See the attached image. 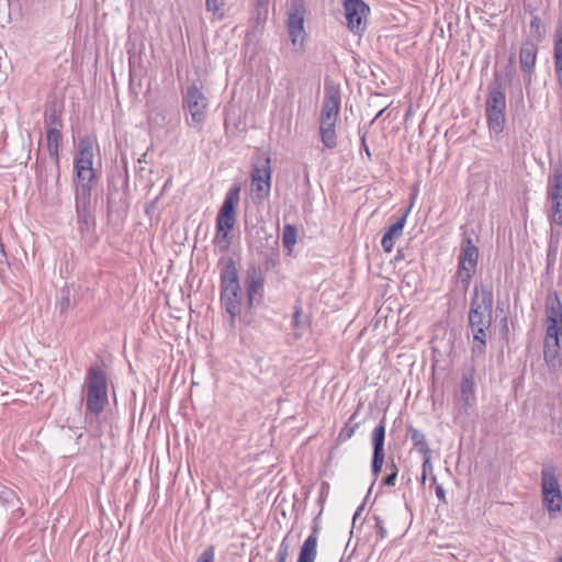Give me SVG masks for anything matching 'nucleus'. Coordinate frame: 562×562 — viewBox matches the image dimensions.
<instances>
[{"mask_svg":"<svg viewBox=\"0 0 562 562\" xmlns=\"http://www.w3.org/2000/svg\"><path fill=\"white\" fill-rule=\"evenodd\" d=\"M494 296L491 286L475 284L469 310V328L473 335L472 352L483 355L493 323Z\"/></svg>","mask_w":562,"mask_h":562,"instance_id":"nucleus-1","label":"nucleus"},{"mask_svg":"<svg viewBox=\"0 0 562 562\" xmlns=\"http://www.w3.org/2000/svg\"><path fill=\"white\" fill-rule=\"evenodd\" d=\"M221 301L231 316V326H235V319L241 312V289L238 282L237 269L233 260H229L221 276Z\"/></svg>","mask_w":562,"mask_h":562,"instance_id":"nucleus-2","label":"nucleus"},{"mask_svg":"<svg viewBox=\"0 0 562 562\" xmlns=\"http://www.w3.org/2000/svg\"><path fill=\"white\" fill-rule=\"evenodd\" d=\"M83 386L87 390V411L99 415L108 403V379L101 366L94 364L89 368Z\"/></svg>","mask_w":562,"mask_h":562,"instance_id":"nucleus-3","label":"nucleus"},{"mask_svg":"<svg viewBox=\"0 0 562 562\" xmlns=\"http://www.w3.org/2000/svg\"><path fill=\"white\" fill-rule=\"evenodd\" d=\"M555 467L544 464L541 470L542 503L550 518H557L562 510V493Z\"/></svg>","mask_w":562,"mask_h":562,"instance_id":"nucleus-4","label":"nucleus"},{"mask_svg":"<svg viewBox=\"0 0 562 562\" xmlns=\"http://www.w3.org/2000/svg\"><path fill=\"white\" fill-rule=\"evenodd\" d=\"M239 202V187H232L225 195L223 205L216 217V234L214 241L217 245L227 246L228 232L236 223V205Z\"/></svg>","mask_w":562,"mask_h":562,"instance_id":"nucleus-5","label":"nucleus"},{"mask_svg":"<svg viewBox=\"0 0 562 562\" xmlns=\"http://www.w3.org/2000/svg\"><path fill=\"white\" fill-rule=\"evenodd\" d=\"M477 259L479 248L474 245L471 237L465 236L462 239L456 273V280L461 285L463 292H467L470 288L472 277L476 271Z\"/></svg>","mask_w":562,"mask_h":562,"instance_id":"nucleus-6","label":"nucleus"},{"mask_svg":"<svg viewBox=\"0 0 562 562\" xmlns=\"http://www.w3.org/2000/svg\"><path fill=\"white\" fill-rule=\"evenodd\" d=\"M93 143L89 137L80 138L77 151L74 158V169L76 172L77 184H91L95 179L93 168Z\"/></svg>","mask_w":562,"mask_h":562,"instance_id":"nucleus-7","label":"nucleus"},{"mask_svg":"<svg viewBox=\"0 0 562 562\" xmlns=\"http://www.w3.org/2000/svg\"><path fill=\"white\" fill-rule=\"evenodd\" d=\"M547 202L550 223L562 226V165L557 166L548 178Z\"/></svg>","mask_w":562,"mask_h":562,"instance_id":"nucleus-8","label":"nucleus"},{"mask_svg":"<svg viewBox=\"0 0 562 562\" xmlns=\"http://www.w3.org/2000/svg\"><path fill=\"white\" fill-rule=\"evenodd\" d=\"M207 99L204 93L196 87L190 86L183 95V108L189 112L191 119L188 125L200 131L206 120Z\"/></svg>","mask_w":562,"mask_h":562,"instance_id":"nucleus-9","label":"nucleus"},{"mask_svg":"<svg viewBox=\"0 0 562 562\" xmlns=\"http://www.w3.org/2000/svg\"><path fill=\"white\" fill-rule=\"evenodd\" d=\"M75 207L79 231L81 233L89 231V228L94 224L93 205L91 201V184L76 186Z\"/></svg>","mask_w":562,"mask_h":562,"instance_id":"nucleus-10","label":"nucleus"},{"mask_svg":"<svg viewBox=\"0 0 562 562\" xmlns=\"http://www.w3.org/2000/svg\"><path fill=\"white\" fill-rule=\"evenodd\" d=\"M304 19L305 2L304 0H291L288 8L286 26L291 37L292 45L297 49L302 48L304 40Z\"/></svg>","mask_w":562,"mask_h":562,"instance_id":"nucleus-11","label":"nucleus"},{"mask_svg":"<svg viewBox=\"0 0 562 562\" xmlns=\"http://www.w3.org/2000/svg\"><path fill=\"white\" fill-rule=\"evenodd\" d=\"M271 168L270 158L266 157L261 164H255L251 171V191L256 199L263 200L270 193Z\"/></svg>","mask_w":562,"mask_h":562,"instance_id":"nucleus-12","label":"nucleus"},{"mask_svg":"<svg viewBox=\"0 0 562 562\" xmlns=\"http://www.w3.org/2000/svg\"><path fill=\"white\" fill-rule=\"evenodd\" d=\"M344 9L350 31L355 34L362 33L370 8L362 0H345Z\"/></svg>","mask_w":562,"mask_h":562,"instance_id":"nucleus-13","label":"nucleus"},{"mask_svg":"<svg viewBox=\"0 0 562 562\" xmlns=\"http://www.w3.org/2000/svg\"><path fill=\"white\" fill-rule=\"evenodd\" d=\"M340 111V92L334 85L325 86V95L321 110L319 124L336 125Z\"/></svg>","mask_w":562,"mask_h":562,"instance_id":"nucleus-14","label":"nucleus"},{"mask_svg":"<svg viewBox=\"0 0 562 562\" xmlns=\"http://www.w3.org/2000/svg\"><path fill=\"white\" fill-rule=\"evenodd\" d=\"M384 439H385V420L384 418L372 431V464L371 470L374 477H378L384 463Z\"/></svg>","mask_w":562,"mask_h":562,"instance_id":"nucleus-15","label":"nucleus"},{"mask_svg":"<svg viewBox=\"0 0 562 562\" xmlns=\"http://www.w3.org/2000/svg\"><path fill=\"white\" fill-rule=\"evenodd\" d=\"M487 91L485 112L490 110H506V94L501 75L495 74Z\"/></svg>","mask_w":562,"mask_h":562,"instance_id":"nucleus-16","label":"nucleus"},{"mask_svg":"<svg viewBox=\"0 0 562 562\" xmlns=\"http://www.w3.org/2000/svg\"><path fill=\"white\" fill-rule=\"evenodd\" d=\"M247 297L249 305H252L255 301H259L262 294L263 277L261 272L252 267L247 271Z\"/></svg>","mask_w":562,"mask_h":562,"instance_id":"nucleus-17","label":"nucleus"},{"mask_svg":"<svg viewBox=\"0 0 562 562\" xmlns=\"http://www.w3.org/2000/svg\"><path fill=\"white\" fill-rule=\"evenodd\" d=\"M536 60H537V47L530 42H525L520 47L519 63H520L521 69L528 77V79H527L528 83L531 82V75L533 72Z\"/></svg>","mask_w":562,"mask_h":562,"instance_id":"nucleus-18","label":"nucleus"},{"mask_svg":"<svg viewBox=\"0 0 562 562\" xmlns=\"http://www.w3.org/2000/svg\"><path fill=\"white\" fill-rule=\"evenodd\" d=\"M406 223V214L402 215L397 221L392 224L387 231L384 233L381 245L385 252H391L393 250L395 240L398 239L403 234V228Z\"/></svg>","mask_w":562,"mask_h":562,"instance_id":"nucleus-19","label":"nucleus"},{"mask_svg":"<svg viewBox=\"0 0 562 562\" xmlns=\"http://www.w3.org/2000/svg\"><path fill=\"white\" fill-rule=\"evenodd\" d=\"M547 325H562V303L557 292L550 294L546 301Z\"/></svg>","mask_w":562,"mask_h":562,"instance_id":"nucleus-20","label":"nucleus"},{"mask_svg":"<svg viewBox=\"0 0 562 562\" xmlns=\"http://www.w3.org/2000/svg\"><path fill=\"white\" fill-rule=\"evenodd\" d=\"M317 530L318 527L315 526L313 533L304 540L299 552L297 562H315L317 557Z\"/></svg>","mask_w":562,"mask_h":562,"instance_id":"nucleus-21","label":"nucleus"},{"mask_svg":"<svg viewBox=\"0 0 562 562\" xmlns=\"http://www.w3.org/2000/svg\"><path fill=\"white\" fill-rule=\"evenodd\" d=\"M20 499L15 492L7 486H0V506L5 509H16L21 512Z\"/></svg>","mask_w":562,"mask_h":562,"instance_id":"nucleus-22","label":"nucleus"},{"mask_svg":"<svg viewBox=\"0 0 562 562\" xmlns=\"http://www.w3.org/2000/svg\"><path fill=\"white\" fill-rule=\"evenodd\" d=\"M487 125L496 134L503 132L505 125V110H490L485 112Z\"/></svg>","mask_w":562,"mask_h":562,"instance_id":"nucleus-23","label":"nucleus"},{"mask_svg":"<svg viewBox=\"0 0 562 562\" xmlns=\"http://www.w3.org/2000/svg\"><path fill=\"white\" fill-rule=\"evenodd\" d=\"M47 149L52 157L55 158L56 162L58 164V149H59V143L61 140V133L60 131L55 126H49L47 130Z\"/></svg>","mask_w":562,"mask_h":562,"instance_id":"nucleus-24","label":"nucleus"},{"mask_svg":"<svg viewBox=\"0 0 562 562\" xmlns=\"http://www.w3.org/2000/svg\"><path fill=\"white\" fill-rule=\"evenodd\" d=\"M562 346L543 341V358L548 366L555 368L560 364Z\"/></svg>","mask_w":562,"mask_h":562,"instance_id":"nucleus-25","label":"nucleus"},{"mask_svg":"<svg viewBox=\"0 0 562 562\" xmlns=\"http://www.w3.org/2000/svg\"><path fill=\"white\" fill-rule=\"evenodd\" d=\"M334 124H319L321 139L324 146L333 149L337 145V135Z\"/></svg>","mask_w":562,"mask_h":562,"instance_id":"nucleus-26","label":"nucleus"},{"mask_svg":"<svg viewBox=\"0 0 562 562\" xmlns=\"http://www.w3.org/2000/svg\"><path fill=\"white\" fill-rule=\"evenodd\" d=\"M460 391L464 405L471 406L474 402V380L472 376H463Z\"/></svg>","mask_w":562,"mask_h":562,"instance_id":"nucleus-27","label":"nucleus"},{"mask_svg":"<svg viewBox=\"0 0 562 562\" xmlns=\"http://www.w3.org/2000/svg\"><path fill=\"white\" fill-rule=\"evenodd\" d=\"M409 437H411V440H412L414 447L418 450V452L420 454H430L431 453V450L426 440V436L422 431L411 427L409 428Z\"/></svg>","mask_w":562,"mask_h":562,"instance_id":"nucleus-28","label":"nucleus"},{"mask_svg":"<svg viewBox=\"0 0 562 562\" xmlns=\"http://www.w3.org/2000/svg\"><path fill=\"white\" fill-rule=\"evenodd\" d=\"M296 236H297V229L292 224H286L283 227L282 232V241L283 246L289 250V252L292 251L294 245L296 244Z\"/></svg>","mask_w":562,"mask_h":562,"instance_id":"nucleus-29","label":"nucleus"},{"mask_svg":"<svg viewBox=\"0 0 562 562\" xmlns=\"http://www.w3.org/2000/svg\"><path fill=\"white\" fill-rule=\"evenodd\" d=\"M544 342L562 346V324H549L547 325Z\"/></svg>","mask_w":562,"mask_h":562,"instance_id":"nucleus-30","label":"nucleus"},{"mask_svg":"<svg viewBox=\"0 0 562 562\" xmlns=\"http://www.w3.org/2000/svg\"><path fill=\"white\" fill-rule=\"evenodd\" d=\"M554 41V63L558 78H562V31L558 30Z\"/></svg>","mask_w":562,"mask_h":562,"instance_id":"nucleus-31","label":"nucleus"},{"mask_svg":"<svg viewBox=\"0 0 562 562\" xmlns=\"http://www.w3.org/2000/svg\"><path fill=\"white\" fill-rule=\"evenodd\" d=\"M356 416H357V412H355L349 417L347 424L345 425V427L340 430V432L338 435L339 440H341V441L348 440L355 435L356 430L359 428V425H360V423L355 422Z\"/></svg>","mask_w":562,"mask_h":562,"instance_id":"nucleus-32","label":"nucleus"},{"mask_svg":"<svg viewBox=\"0 0 562 562\" xmlns=\"http://www.w3.org/2000/svg\"><path fill=\"white\" fill-rule=\"evenodd\" d=\"M225 0H205V9L211 12L214 18L221 20L224 16Z\"/></svg>","mask_w":562,"mask_h":562,"instance_id":"nucleus-33","label":"nucleus"},{"mask_svg":"<svg viewBox=\"0 0 562 562\" xmlns=\"http://www.w3.org/2000/svg\"><path fill=\"white\" fill-rule=\"evenodd\" d=\"M290 553V543L288 537H284L278 548L276 562H286Z\"/></svg>","mask_w":562,"mask_h":562,"instance_id":"nucleus-34","label":"nucleus"},{"mask_svg":"<svg viewBox=\"0 0 562 562\" xmlns=\"http://www.w3.org/2000/svg\"><path fill=\"white\" fill-rule=\"evenodd\" d=\"M277 247H278V240L272 239V245L270 247L271 252L265 261L266 269L274 268L277 266L278 257H279Z\"/></svg>","mask_w":562,"mask_h":562,"instance_id":"nucleus-35","label":"nucleus"},{"mask_svg":"<svg viewBox=\"0 0 562 562\" xmlns=\"http://www.w3.org/2000/svg\"><path fill=\"white\" fill-rule=\"evenodd\" d=\"M386 469H390L391 473L385 476V479L383 480V484L386 486H394L397 476L396 465L392 463L387 465Z\"/></svg>","mask_w":562,"mask_h":562,"instance_id":"nucleus-36","label":"nucleus"},{"mask_svg":"<svg viewBox=\"0 0 562 562\" xmlns=\"http://www.w3.org/2000/svg\"><path fill=\"white\" fill-rule=\"evenodd\" d=\"M214 547L210 546L201 553L196 562H214Z\"/></svg>","mask_w":562,"mask_h":562,"instance_id":"nucleus-37","label":"nucleus"},{"mask_svg":"<svg viewBox=\"0 0 562 562\" xmlns=\"http://www.w3.org/2000/svg\"><path fill=\"white\" fill-rule=\"evenodd\" d=\"M423 457V473H422V480L423 482L426 480V473L427 471H431L432 470V465H431V453L430 454H422Z\"/></svg>","mask_w":562,"mask_h":562,"instance_id":"nucleus-38","label":"nucleus"},{"mask_svg":"<svg viewBox=\"0 0 562 562\" xmlns=\"http://www.w3.org/2000/svg\"><path fill=\"white\" fill-rule=\"evenodd\" d=\"M530 29L536 33L538 38H541L542 23L539 16H533L530 21Z\"/></svg>","mask_w":562,"mask_h":562,"instance_id":"nucleus-39","label":"nucleus"},{"mask_svg":"<svg viewBox=\"0 0 562 562\" xmlns=\"http://www.w3.org/2000/svg\"><path fill=\"white\" fill-rule=\"evenodd\" d=\"M375 527L379 530L381 538H385L387 535L386 528L384 527L383 520L380 517H375Z\"/></svg>","mask_w":562,"mask_h":562,"instance_id":"nucleus-40","label":"nucleus"},{"mask_svg":"<svg viewBox=\"0 0 562 562\" xmlns=\"http://www.w3.org/2000/svg\"><path fill=\"white\" fill-rule=\"evenodd\" d=\"M436 495L440 501L445 502V490L441 485L436 486Z\"/></svg>","mask_w":562,"mask_h":562,"instance_id":"nucleus-41","label":"nucleus"},{"mask_svg":"<svg viewBox=\"0 0 562 562\" xmlns=\"http://www.w3.org/2000/svg\"><path fill=\"white\" fill-rule=\"evenodd\" d=\"M361 145H362V147H363V149H364V151H366V155H367L369 158H371V153H370L369 146L367 145V142H366V135H363V136L361 137Z\"/></svg>","mask_w":562,"mask_h":562,"instance_id":"nucleus-42","label":"nucleus"},{"mask_svg":"<svg viewBox=\"0 0 562 562\" xmlns=\"http://www.w3.org/2000/svg\"><path fill=\"white\" fill-rule=\"evenodd\" d=\"M69 305V299L68 297H63L61 301H60V308L61 311L66 310Z\"/></svg>","mask_w":562,"mask_h":562,"instance_id":"nucleus-43","label":"nucleus"},{"mask_svg":"<svg viewBox=\"0 0 562 562\" xmlns=\"http://www.w3.org/2000/svg\"><path fill=\"white\" fill-rule=\"evenodd\" d=\"M47 121H48V124L52 126L53 124H56L57 123V117L55 115V113L50 114L48 117H47Z\"/></svg>","mask_w":562,"mask_h":562,"instance_id":"nucleus-44","label":"nucleus"},{"mask_svg":"<svg viewBox=\"0 0 562 562\" xmlns=\"http://www.w3.org/2000/svg\"><path fill=\"white\" fill-rule=\"evenodd\" d=\"M267 1H268V0H257V4H258L259 7H262L263 4H266V3H267Z\"/></svg>","mask_w":562,"mask_h":562,"instance_id":"nucleus-45","label":"nucleus"},{"mask_svg":"<svg viewBox=\"0 0 562 562\" xmlns=\"http://www.w3.org/2000/svg\"><path fill=\"white\" fill-rule=\"evenodd\" d=\"M361 509H362V507H360V508L358 509V512H357V513L355 514V516H353V519H356V518H357V516H360V513H359V512H360Z\"/></svg>","mask_w":562,"mask_h":562,"instance_id":"nucleus-46","label":"nucleus"},{"mask_svg":"<svg viewBox=\"0 0 562 562\" xmlns=\"http://www.w3.org/2000/svg\"><path fill=\"white\" fill-rule=\"evenodd\" d=\"M299 314H300V312H299V311H296V312H295V314H294V317H295V318H297V317H299Z\"/></svg>","mask_w":562,"mask_h":562,"instance_id":"nucleus-47","label":"nucleus"},{"mask_svg":"<svg viewBox=\"0 0 562 562\" xmlns=\"http://www.w3.org/2000/svg\"><path fill=\"white\" fill-rule=\"evenodd\" d=\"M382 113H383V110H381L380 112H378L376 117H379Z\"/></svg>","mask_w":562,"mask_h":562,"instance_id":"nucleus-48","label":"nucleus"}]
</instances>
